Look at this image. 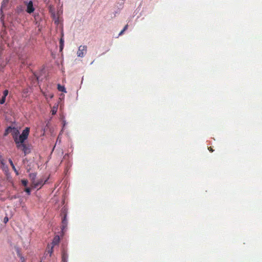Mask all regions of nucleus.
<instances>
[{
	"label": "nucleus",
	"instance_id": "f257e3e1",
	"mask_svg": "<svg viewBox=\"0 0 262 262\" xmlns=\"http://www.w3.org/2000/svg\"><path fill=\"white\" fill-rule=\"evenodd\" d=\"M14 141L16 144L17 147L21 149L24 151L25 156L30 152L29 149L27 147L26 145L24 144V143L18 142V138H14Z\"/></svg>",
	"mask_w": 262,
	"mask_h": 262
},
{
	"label": "nucleus",
	"instance_id": "f03ea898",
	"mask_svg": "<svg viewBox=\"0 0 262 262\" xmlns=\"http://www.w3.org/2000/svg\"><path fill=\"white\" fill-rule=\"evenodd\" d=\"M30 129L29 127H26L24 130H23L21 134L19 136L18 138V142L19 143H24V141L27 139L29 134Z\"/></svg>",
	"mask_w": 262,
	"mask_h": 262
},
{
	"label": "nucleus",
	"instance_id": "7ed1b4c3",
	"mask_svg": "<svg viewBox=\"0 0 262 262\" xmlns=\"http://www.w3.org/2000/svg\"><path fill=\"white\" fill-rule=\"evenodd\" d=\"M87 51V47L86 46H80L77 51V54L78 57H83Z\"/></svg>",
	"mask_w": 262,
	"mask_h": 262
},
{
	"label": "nucleus",
	"instance_id": "20e7f679",
	"mask_svg": "<svg viewBox=\"0 0 262 262\" xmlns=\"http://www.w3.org/2000/svg\"><path fill=\"white\" fill-rule=\"evenodd\" d=\"M25 4L27 6L26 12L29 14L33 13L34 11V8L32 1H30L29 2H25Z\"/></svg>",
	"mask_w": 262,
	"mask_h": 262
},
{
	"label": "nucleus",
	"instance_id": "39448f33",
	"mask_svg": "<svg viewBox=\"0 0 262 262\" xmlns=\"http://www.w3.org/2000/svg\"><path fill=\"white\" fill-rule=\"evenodd\" d=\"M61 258H62V262H67L68 258V255L67 253V251L64 249H63L62 250Z\"/></svg>",
	"mask_w": 262,
	"mask_h": 262
},
{
	"label": "nucleus",
	"instance_id": "423d86ee",
	"mask_svg": "<svg viewBox=\"0 0 262 262\" xmlns=\"http://www.w3.org/2000/svg\"><path fill=\"white\" fill-rule=\"evenodd\" d=\"M59 242H60L59 236V235H56L54 237V238H53V239L52 241V242L51 244V246H53L54 247L55 246L58 245V244L59 243Z\"/></svg>",
	"mask_w": 262,
	"mask_h": 262
},
{
	"label": "nucleus",
	"instance_id": "0eeeda50",
	"mask_svg": "<svg viewBox=\"0 0 262 262\" xmlns=\"http://www.w3.org/2000/svg\"><path fill=\"white\" fill-rule=\"evenodd\" d=\"M68 221L67 220V214H64V216L62 219V229L63 230L67 226Z\"/></svg>",
	"mask_w": 262,
	"mask_h": 262
},
{
	"label": "nucleus",
	"instance_id": "6e6552de",
	"mask_svg": "<svg viewBox=\"0 0 262 262\" xmlns=\"http://www.w3.org/2000/svg\"><path fill=\"white\" fill-rule=\"evenodd\" d=\"M45 182H43L42 180L39 181L36 183H35V182H33V183L34 184V187L35 188H37L38 187L41 188V187L45 184Z\"/></svg>",
	"mask_w": 262,
	"mask_h": 262
},
{
	"label": "nucleus",
	"instance_id": "1a4fd4ad",
	"mask_svg": "<svg viewBox=\"0 0 262 262\" xmlns=\"http://www.w3.org/2000/svg\"><path fill=\"white\" fill-rule=\"evenodd\" d=\"M9 0H3L2 1V5H1V11L2 13L3 12L2 10L3 9L5 8L7 6V5L9 3Z\"/></svg>",
	"mask_w": 262,
	"mask_h": 262
},
{
	"label": "nucleus",
	"instance_id": "9d476101",
	"mask_svg": "<svg viewBox=\"0 0 262 262\" xmlns=\"http://www.w3.org/2000/svg\"><path fill=\"white\" fill-rule=\"evenodd\" d=\"M13 129H12V132L11 133L12 135H13V137L14 139V138H17V135L19 134V132L17 129L15 128L14 127H12Z\"/></svg>",
	"mask_w": 262,
	"mask_h": 262
},
{
	"label": "nucleus",
	"instance_id": "9b49d317",
	"mask_svg": "<svg viewBox=\"0 0 262 262\" xmlns=\"http://www.w3.org/2000/svg\"><path fill=\"white\" fill-rule=\"evenodd\" d=\"M9 163L10 164V165H11V167H12V168L13 170L14 171V172H15L16 174V175H18V174H19V173H18V171L16 170V168H15V166H14V164H13V162H12V160H11V159H9Z\"/></svg>",
	"mask_w": 262,
	"mask_h": 262
},
{
	"label": "nucleus",
	"instance_id": "f8f14e48",
	"mask_svg": "<svg viewBox=\"0 0 262 262\" xmlns=\"http://www.w3.org/2000/svg\"><path fill=\"white\" fill-rule=\"evenodd\" d=\"M59 43H60V46H59L60 51L61 52L62 51V50L63 49V47H64V40L63 38V34L62 35V37H61V38L60 39Z\"/></svg>",
	"mask_w": 262,
	"mask_h": 262
},
{
	"label": "nucleus",
	"instance_id": "ddd939ff",
	"mask_svg": "<svg viewBox=\"0 0 262 262\" xmlns=\"http://www.w3.org/2000/svg\"><path fill=\"white\" fill-rule=\"evenodd\" d=\"M57 89L59 91L67 93L66 88L64 86L61 85L60 84H58L57 85Z\"/></svg>",
	"mask_w": 262,
	"mask_h": 262
},
{
	"label": "nucleus",
	"instance_id": "4468645a",
	"mask_svg": "<svg viewBox=\"0 0 262 262\" xmlns=\"http://www.w3.org/2000/svg\"><path fill=\"white\" fill-rule=\"evenodd\" d=\"M12 129H13V128L11 126L8 127L5 132L4 136H7L9 133H11L12 132Z\"/></svg>",
	"mask_w": 262,
	"mask_h": 262
},
{
	"label": "nucleus",
	"instance_id": "2eb2a0df",
	"mask_svg": "<svg viewBox=\"0 0 262 262\" xmlns=\"http://www.w3.org/2000/svg\"><path fill=\"white\" fill-rule=\"evenodd\" d=\"M53 246H51L50 247V245H48V253L50 254V256H51L53 252Z\"/></svg>",
	"mask_w": 262,
	"mask_h": 262
},
{
	"label": "nucleus",
	"instance_id": "dca6fc26",
	"mask_svg": "<svg viewBox=\"0 0 262 262\" xmlns=\"http://www.w3.org/2000/svg\"><path fill=\"white\" fill-rule=\"evenodd\" d=\"M58 109V105L56 106H54L51 110V113L53 115H54L56 114Z\"/></svg>",
	"mask_w": 262,
	"mask_h": 262
},
{
	"label": "nucleus",
	"instance_id": "f3484780",
	"mask_svg": "<svg viewBox=\"0 0 262 262\" xmlns=\"http://www.w3.org/2000/svg\"><path fill=\"white\" fill-rule=\"evenodd\" d=\"M29 176L31 180L33 181V182H34L36 178V174L34 173H32L30 174Z\"/></svg>",
	"mask_w": 262,
	"mask_h": 262
},
{
	"label": "nucleus",
	"instance_id": "a211bd4d",
	"mask_svg": "<svg viewBox=\"0 0 262 262\" xmlns=\"http://www.w3.org/2000/svg\"><path fill=\"white\" fill-rule=\"evenodd\" d=\"M21 183L24 186H26L28 184V180H22Z\"/></svg>",
	"mask_w": 262,
	"mask_h": 262
},
{
	"label": "nucleus",
	"instance_id": "6ab92c4d",
	"mask_svg": "<svg viewBox=\"0 0 262 262\" xmlns=\"http://www.w3.org/2000/svg\"><path fill=\"white\" fill-rule=\"evenodd\" d=\"M6 100V97L3 96L1 99L0 100V104H4Z\"/></svg>",
	"mask_w": 262,
	"mask_h": 262
},
{
	"label": "nucleus",
	"instance_id": "aec40b11",
	"mask_svg": "<svg viewBox=\"0 0 262 262\" xmlns=\"http://www.w3.org/2000/svg\"><path fill=\"white\" fill-rule=\"evenodd\" d=\"M25 191L28 194H30V192H31V189L29 187H27L26 188H25Z\"/></svg>",
	"mask_w": 262,
	"mask_h": 262
},
{
	"label": "nucleus",
	"instance_id": "412c9836",
	"mask_svg": "<svg viewBox=\"0 0 262 262\" xmlns=\"http://www.w3.org/2000/svg\"><path fill=\"white\" fill-rule=\"evenodd\" d=\"M8 90H5L4 91V93H3V96L4 97H6L8 95Z\"/></svg>",
	"mask_w": 262,
	"mask_h": 262
},
{
	"label": "nucleus",
	"instance_id": "4be33fe9",
	"mask_svg": "<svg viewBox=\"0 0 262 262\" xmlns=\"http://www.w3.org/2000/svg\"><path fill=\"white\" fill-rule=\"evenodd\" d=\"M9 221V219L7 216H6L4 219V223L6 224Z\"/></svg>",
	"mask_w": 262,
	"mask_h": 262
},
{
	"label": "nucleus",
	"instance_id": "5701e85b",
	"mask_svg": "<svg viewBox=\"0 0 262 262\" xmlns=\"http://www.w3.org/2000/svg\"><path fill=\"white\" fill-rule=\"evenodd\" d=\"M128 25H126L124 26V28L123 29V31H125L127 29Z\"/></svg>",
	"mask_w": 262,
	"mask_h": 262
},
{
	"label": "nucleus",
	"instance_id": "b1692460",
	"mask_svg": "<svg viewBox=\"0 0 262 262\" xmlns=\"http://www.w3.org/2000/svg\"><path fill=\"white\" fill-rule=\"evenodd\" d=\"M208 149L211 152H212L213 151V148H212V147L210 146L209 147H208Z\"/></svg>",
	"mask_w": 262,
	"mask_h": 262
},
{
	"label": "nucleus",
	"instance_id": "393cba45",
	"mask_svg": "<svg viewBox=\"0 0 262 262\" xmlns=\"http://www.w3.org/2000/svg\"><path fill=\"white\" fill-rule=\"evenodd\" d=\"M124 31H123V30L119 33V35H121L123 34Z\"/></svg>",
	"mask_w": 262,
	"mask_h": 262
},
{
	"label": "nucleus",
	"instance_id": "a878e982",
	"mask_svg": "<svg viewBox=\"0 0 262 262\" xmlns=\"http://www.w3.org/2000/svg\"><path fill=\"white\" fill-rule=\"evenodd\" d=\"M49 97L50 98H52L53 97V94H50L49 96Z\"/></svg>",
	"mask_w": 262,
	"mask_h": 262
},
{
	"label": "nucleus",
	"instance_id": "bb28decb",
	"mask_svg": "<svg viewBox=\"0 0 262 262\" xmlns=\"http://www.w3.org/2000/svg\"><path fill=\"white\" fill-rule=\"evenodd\" d=\"M24 259H23V260H22V261H21V262H24Z\"/></svg>",
	"mask_w": 262,
	"mask_h": 262
}]
</instances>
